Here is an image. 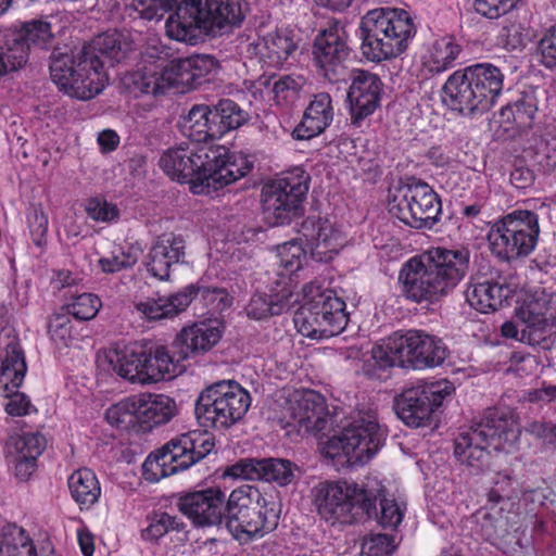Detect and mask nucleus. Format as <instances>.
I'll use <instances>...</instances> for the list:
<instances>
[{"label": "nucleus", "mask_w": 556, "mask_h": 556, "mask_svg": "<svg viewBox=\"0 0 556 556\" xmlns=\"http://www.w3.org/2000/svg\"><path fill=\"white\" fill-rule=\"evenodd\" d=\"M279 513L273 495L244 484L230 493L223 523L235 539L249 541L274 530L278 525Z\"/></svg>", "instance_id": "nucleus-6"}, {"label": "nucleus", "mask_w": 556, "mask_h": 556, "mask_svg": "<svg viewBox=\"0 0 556 556\" xmlns=\"http://www.w3.org/2000/svg\"><path fill=\"white\" fill-rule=\"evenodd\" d=\"M139 395V424L148 427L168 422L176 414V403L164 394L141 393Z\"/></svg>", "instance_id": "nucleus-38"}, {"label": "nucleus", "mask_w": 556, "mask_h": 556, "mask_svg": "<svg viewBox=\"0 0 556 556\" xmlns=\"http://www.w3.org/2000/svg\"><path fill=\"white\" fill-rule=\"evenodd\" d=\"M298 467L282 458H244L228 467L226 476L245 480H264L283 486L291 483Z\"/></svg>", "instance_id": "nucleus-25"}, {"label": "nucleus", "mask_w": 556, "mask_h": 556, "mask_svg": "<svg viewBox=\"0 0 556 556\" xmlns=\"http://www.w3.org/2000/svg\"><path fill=\"white\" fill-rule=\"evenodd\" d=\"M300 233L312 257L319 262L330 261L343 245L340 232L328 219L307 217L301 225Z\"/></svg>", "instance_id": "nucleus-29"}, {"label": "nucleus", "mask_w": 556, "mask_h": 556, "mask_svg": "<svg viewBox=\"0 0 556 556\" xmlns=\"http://www.w3.org/2000/svg\"><path fill=\"white\" fill-rule=\"evenodd\" d=\"M172 49L157 37L149 38L140 51L136 70L128 73L124 84L134 92L157 96L169 89L166 63Z\"/></svg>", "instance_id": "nucleus-18"}, {"label": "nucleus", "mask_w": 556, "mask_h": 556, "mask_svg": "<svg viewBox=\"0 0 556 556\" xmlns=\"http://www.w3.org/2000/svg\"><path fill=\"white\" fill-rule=\"evenodd\" d=\"M47 446V440L40 432H25L20 435H12L8 442L9 453L22 456H29L37 459Z\"/></svg>", "instance_id": "nucleus-45"}, {"label": "nucleus", "mask_w": 556, "mask_h": 556, "mask_svg": "<svg viewBox=\"0 0 556 556\" xmlns=\"http://www.w3.org/2000/svg\"><path fill=\"white\" fill-rule=\"evenodd\" d=\"M544 307V302L530 300L517 308L516 317L521 323L520 342L543 349L549 346L551 337L556 331V315L548 314Z\"/></svg>", "instance_id": "nucleus-26"}, {"label": "nucleus", "mask_w": 556, "mask_h": 556, "mask_svg": "<svg viewBox=\"0 0 556 556\" xmlns=\"http://www.w3.org/2000/svg\"><path fill=\"white\" fill-rule=\"evenodd\" d=\"M454 391V386L446 380L419 383L404 390L395 399V412L407 426L415 428L426 426Z\"/></svg>", "instance_id": "nucleus-19"}, {"label": "nucleus", "mask_w": 556, "mask_h": 556, "mask_svg": "<svg viewBox=\"0 0 556 556\" xmlns=\"http://www.w3.org/2000/svg\"><path fill=\"white\" fill-rule=\"evenodd\" d=\"M541 63L546 68L556 67V24L549 27L538 43Z\"/></svg>", "instance_id": "nucleus-61"}, {"label": "nucleus", "mask_w": 556, "mask_h": 556, "mask_svg": "<svg viewBox=\"0 0 556 556\" xmlns=\"http://www.w3.org/2000/svg\"><path fill=\"white\" fill-rule=\"evenodd\" d=\"M266 55L275 64H281L296 50L298 45L292 31L287 29L276 30L263 38Z\"/></svg>", "instance_id": "nucleus-43"}, {"label": "nucleus", "mask_w": 556, "mask_h": 556, "mask_svg": "<svg viewBox=\"0 0 556 556\" xmlns=\"http://www.w3.org/2000/svg\"><path fill=\"white\" fill-rule=\"evenodd\" d=\"M160 167L173 180L190 182L193 188L217 190L248 175L253 164L242 155H229L223 147L194 143L167 149Z\"/></svg>", "instance_id": "nucleus-2"}, {"label": "nucleus", "mask_w": 556, "mask_h": 556, "mask_svg": "<svg viewBox=\"0 0 556 556\" xmlns=\"http://www.w3.org/2000/svg\"><path fill=\"white\" fill-rule=\"evenodd\" d=\"M222 331L218 326L207 323L194 324L184 328L176 337V348L186 353V359L192 355L205 353L220 339Z\"/></svg>", "instance_id": "nucleus-36"}, {"label": "nucleus", "mask_w": 556, "mask_h": 556, "mask_svg": "<svg viewBox=\"0 0 556 556\" xmlns=\"http://www.w3.org/2000/svg\"><path fill=\"white\" fill-rule=\"evenodd\" d=\"M505 75L489 62L457 70L442 87V101L452 111L467 117L489 111L504 89Z\"/></svg>", "instance_id": "nucleus-4"}, {"label": "nucleus", "mask_w": 556, "mask_h": 556, "mask_svg": "<svg viewBox=\"0 0 556 556\" xmlns=\"http://www.w3.org/2000/svg\"><path fill=\"white\" fill-rule=\"evenodd\" d=\"M72 498L79 508L89 509L98 503L101 495L100 482L96 473L88 468L75 470L67 481Z\"/></svg>", "instance_id": "nucleus-40"}, {"label": "nucleus", "mask_w": 556, "mask_h": 556, "mask_svg": "<svg viewBox=\"0 0 556 556\" xmlns=\"http://www.w3.org/2000/svg\"><path fill=\"white\" fill-rule=\"evenodd\" d=\"M105 361L121 378L132 383L148 384L147 376L142 375V363L147 362L144 345L131 343L113 349L105 355Z\"/></svg>", "instance_id": "nucleus-32"}, {"label": "nucleus", "mask_w": 556, "mask_h": 556, "mask_svg": "<svg viewBox=\"0 0 556 556\" xmlns=\"http://www.w3.org/2000/svg\"><path fill=\"white\" fill-rule=\"evenodd\" d=\"M202 17V29L217 35L239 26L245 15L244 0H193Z\"/></svg>", "instance_id": "nucleus-27"}, {"label": "nucleus", "mask_w": 556, "mask_h": 556, "mask_svg": "<svg viewBox=\"0 0 556 556\" xmlns=\"http://www.w3.org/2000/svg\"><path fill=\"white\" fill-rule=\"evenodd\" d=\"M282 306L271 295L265 293H255L245 308L248 316L257 320L279 315Z\"/></svg>", "instance_id": "nucleus-53"}, {"label": "nucleus", "mask_w": 556, "mask_h": 556, "mask_svg": "<svg viewBox=\"0 0 556 556\" xmlns=\"http://www.w3.org/2000/svg\"><path fill=\"white\" fill-rule=\"evenodd\" d=\"M389 206L393 216L416 229H431L442 212L441 200L434 190L415 179L395 190Z\"/></svg>", "instance_id": "nucleus-15"}, {"label": "nucleus", "mask_w": 556, "mask_h": 556, "mask_svg": "<svg viewBox=\"0 0 556 556\" xmlns=\"http://www.w3.org/2000/svg\"><path fill=\"white\" fill-rule=\"evenodd\" d=\"M180 522L177 517L167 513H155L150 518L149 526L142 530L144 540L156 541L172 530H179Z\"/></svg>", "instance_id": "nucleus-52"}, {"label": "nucleus", "mask_w": 556, "mask_h": 556, "mask_svg": "<svg viewBox=\"0 0 556 556\" xmlns=\"http://www.w3.org/2000/svg\"><path fill=\"white\" fill-rule=\"evenodd\" d=\"M53 39L50 24L40 20L24 23L0 33V77L15 72L28 62L31 47L46 49Z\"/></svg>", "instance_id": "nucleus-16"}, {"label": "nucleus", "mask_w": 556, "mask_h": 556, "mask_svg": "<svg viewBox=\"0 0 556 556\" xmlns=\"http://www.w3.org/2000/svg\"><path fill=\"white\" fill-rule=\"evenodd\" d=\"M198 293H201L205 299L218 300L216 305L217 309H223L229 305L228 296L224 289H210L189 285L168 296H159L157 299L148 298L137 301L135 308L148 320L173 318L186 311Z\"/></svg>", "instance_id": "nucleus-22"}, {"label": "nucleus", "mask_w": 556, "mask_h": 556, "mask_svg": "<svg viewBox=\"0 0 556 556\" xmlns=\"http://www.w3.org/2000/svg\"><path fill=\"white\" fill-rule=\"evenodd\" d=\"M511 293L513 290L508 286L485 280L470 283L465 291V298L472 308L486 314L501 307L503 302L511 296Z\"/></svg>", "instance_id": "nucleus-33"}, {"label": "nucleus", "mask_w": 556, "mask_h": 556, "mask_svg": "<svg viewBox=\"0 0 556 556\" xmlns=\"http://www.w3.org/2000/svg\"><path fill=\"white\" fill-rule=\"evenodd\" d=\"M225 500L220 489L210 488L181 496L178 508L198 527L220 526L226 509Z\"/></svg>", "instance_id": "nucleus-24"}, {"label": "nucleus", "mask_w": 556, "mask_h": 556, "mask_svg": "<svg viewBox=\"0 0 556 556\" xmlns=\"http://www.w3.org/2000/svg\"><path fill=\"white\" fill-rule=\"evenodd\" d=\"M48 333L56 348L70 346L75 338L71 316L67 313L52 315L48 321Z\"/></svg>", "instance_id": "nucleus-47"}, {"label": "nucleus", "mask_w": 556, "mask_h": 556, "mask_svg": "<svg viewBox=\"0 0 556 556\" xmlns=\"http://www.w3.org/2000/svg\"><path fill=\"white\" fill-rule=\"evenodd\" d=\"M307 181L308 176L303 170L296 169L263 187V213L269 225H283L298 213L308 191Z\"/></svg>", "instance_id": "nucleus-17"}, {"label": "nucleus", "mask_w": 556, "mask_h": 556, "mask_svg": "<svg viewBox=\"0 0 556 556\" xmlns=\"http://www.w3.org/2000/svg\"><path fill=\"white\" fill-rule=\"evenodd\" d=\"M306 80L301 75H282L273 83L271 92L278 105H291L299 98Z\"/></svg>", "instance_id": "nucleus-44"}, {"label": "nucleus", "mask_w": 556, "mask_h": 556, "mask_svg": "<svg viewBox=\"0 0 556 556\" xmlns=\"http://www.w3.org/2000/svg\"><path fill=\"white\" fill-rule=\"evenodd\" d=\"M306 255L302 243L296 240L286 242L278 247L277 257L279 265L286 274H293L302 267V258Z\"/></svg>", "instance_id": "nucleus-51"}, {"label": "nucleus", "mask_w": 556, "mask_h": 556, "mask_svg": "<svg viewBox=\"0 0 556 556\" xmlns=\"http://www.w3.org/2000/svg\"><path fill=\"white\" fill-rule=\"evenodd\" d=\"M381 492L380 486L370 489L354 481L326 480L312 488L311 496L320 518L334 525L352 523L363 516H370Z\"/></svg>", "instance_id": "nucleus-7"}, {"label": "nucleus", "mask_w": 556, "mask_h": 556, "mask_svg": "<svg viewBox=\"0 0 556 556\" xmlns=\"http://www.w3.org/2000/svg\"><path fill=\"white\" fill-rule=\"evenodd\" d=\"M525 431L544 446H552L556 451V424L553 421L535 420L528 424Z\"/></svg>", "instance_id": "nucleus-60"}, {"label": "nucleus", "mask_w": 556, "mask_h": 556, "mask_svg": "<svg viewBox=\"0 0 556 556\" xmlns=\"http://www.w3.org/2000/svg\"><path fill=\"white\" fill-rule=\"evenodd\" d=\"M281 421L285 428L295 430L301 435H318L328 428L330 418L324 399L307 390L290 395Z\"/></svg>", "instance_id": "nucleus-21"}, {"label": "nucleus", "mask_w": 556, "mask_h": 556, "mask_svg": "<svg viewBox=\"0 0 556 556\" xmlns=\"http://www.w3.org/2000/svg\"><path fill=\"white\" fill-rule=\"evenodd\" d=\"M359 30L362 53L371 62L400 55L416 34L409 13L393 8L368 11L361 20Z\"/></svg>", "instance_id": "nucleus-5"}, {"label": "nucleus", "mask_w": 556, "mask_h": 556, "mask_svg": "<svg viewBox=\"0 0 556 556\" xmlns=\"http://www.w3.org/2000/svg\"><path fill=\"white\" fill-rule=\"evenodd\" d=\"M102 306L98 295L93 293H81L66 304L67 314L78 320H90L94 318Z\"/></svg>", "instance_id": "nucleus-49"}, {"label": "nucleus", "mask_w": 556, "mask_h": 556, "mask_svg": "<svg viewBox=\"0 0 556 556\" xmlns=\"http://www.w3.org/2000/svg\"><path fill=\"white\" fill-rule=\"evenodd\" d=\"M405 507L394 500L380 498V513L376 511V502L369 518L375 516L383 528L395 529L403 520Z\"/></svg>", "instance_id": "nucleus-54"}, {"label": "nucleus", "mask_w": 556, "mask_h": 556, "mask_svg": "<svg viewBox=\"0 0 556 556\" xmlns=\"http://www.w3.org/2000/svg\"><path fill=\"white\" fill-rule=\"evenodd\" d=\"M24 540V529L15 525L2 528V547L4 556H16L20 552V543Z\"/></svg>", "instance_id": "nucleus-64"}, {"label": "nucleus", "mask_w": 556, "mask_h": 556, "mask_svg": "<svg viewBox=\"0 0 556 556\" xmlns=\"http://www.w3.org/2000/svg\"><path fill=\"white\" fill-rule=\"evenodd\" d=\"M447 355L443 341L421 330L395 332L384 346L374 350V357L389 366L424 369L441 365Z\"/></svg>", "instance_id": "nucleus-10"}, {"label": "nucleus", "mask_w": 556, "mask_h": 556, "mask_svg": "<svg viewBox=\"0 0 556 556\" xmlns=\"http://www.w3.org/2000/svg\"><path fill=\"white\" fill-rule=\"evenodd\" d=\"M314 58L321 75L330 83L346 81L350 48L343 24L334 21L316 37Z\"/></svg>", "instance_id": "nucleus-20"}, {"label": "nucleus", "mask_w": 556, "mask_h": 556, "mask_svg": "<svg viewBox=\"0 0 556 556\" xmlns=\"http://www.w3.org/2000/svg\"><path fill=\"white\" fill-rule=\"evenodd\" d=\"M180 127L184 136L194 144L220 138V130L212 116V109L206 104L193 105L182 117Z\"/></svg>", "instance_id": "nucleus-35"}, {"label": "nucleus", "mask_w": 556, "mask_h": 556, "mask_svg": "<svg viewBox=\"0 0 556 556\" xmlns=\"http://www.w3.org/2000/svg\"><path fill=\"white\" fill-rule=\"evenodd\" d=\"M469 258L466 248H432L412 257L399 274L403 295L418 304L439 302L464 279Z\"/></svg>", "instance_id": "nucleus-3"}, {"label": "nucleus", "mask_w": 556, "mask_h": 556, "mask_svg": "<svg viewBox=\"0 0 556 556\" xmlns=\"http://www.w3.org/2000/svg\"><path fill=\"white\" fill-rule=\"evenodd\" d=\"M138 258L130 251L118 249L113 251L111 255L101 257L98 264L105 274H115L124 269L131 268Z\"/></svg>", "instance_id": "nucleus-55"}, {"label": "nucleus", "mask_w": 556, "mask_h": 556, "mask_svg": "<svg viewBox=\"0 0 556 556\" xmlns=\"http://www.w3.org/2000/svg\"><path fill=\"white\" fill-rule=\"evenodd\" d=\"M303 304L293 323L298 331L312 339L331 338L341 333L349 321L345 302L333 290L309 283L303 289Z\"/></svg>", "instance_id": "nucleus-9"}, {"label": "nucleus", "mask_w": 556, "mask_h": 556, "mask_svg": "<svg viewBox=\"0 0 556 556\" xmlns=\"http://www.w3.org/2000/svg\"><path fill=\"white\" fill-rule=\"evenodd\" d=\"M156 362L155 367H150V375H147L148 383L170 379L184 370L181 363L186 361V353L176 348V340L172 349L157 345L149 349Z\"/></svg>", "instance_id": "nucleus-39"}, {"label": "nucleus", "mask_w": 556, "mask_h": 556, "mask_svg": "<svg viewBox=\"0 0 556 556\" xmlns=\"http://www.w3.org/2000/svg\"><path fill=\"white\" fill-rule=\"evenodd\" d=\"M387 430L380 426L376 412H358L340 435L330 438L323 452L331 459L344 456L354 465L368 462L383 445Z\"/></svg>", "instance_id": "nucleus-12"}, {"label": "nucleus", "mask_w": 556, "mask_h": 556, "mask_svg": "<svg viewBox=\"0 0 556 556\" xmlns=\"http://www.w3.org/2000/svg\"><path fill=\"white\" fill-rule=\"evenodd\" d=\"M348 79L351 80L348 91L351 121L353 125L359 126L379 106L383 84L377 74L361 68L350 70Z\"/></svg>", "instance_id": "nucleus-23"}, {"label": "nucleus", "mask_w": 556, "mask_h": 556, "mask_svg": "<svg viewBox=\"0 0 556 556\" xmlns=\"http://www.w3.org/2000/svg\"><path fill=\"white\" fill-rule=\"evenodd\" d=\"M520 429L513 417L489 410L479 422L455 439L454 454L460 464L480 470L486 462V448L508 451L518 441Z\"/></svg>", "instance_id": "nucleus-8"}, {"label": "nucleus", "mask_w": 556, "mask_h": 556, "mask_svg": "<svg viewBox=\"0 0 556 556\" xmlns=\"http://www.w3.org/2000/svg\"><path fill=\"white\" fill-rule=\"evenodd\" d=\"M190 70L193 74L195 88L200 86L207 75L216 68V61L213 56L206 54H197L188 58Z\"/></svg>", "instance_id": "nucleus-62"}, {"label": "nucleus", "mask_w": 556, "mask_h": 556, "mask_svg": "<svg viewBox=\"0 0 556 556\" xmlns=\"http://www.w3.org/2000/svg\"><path fill=\"white\" fill-rule=\"evenodd\" d=\"M460 52L462 48L453 37L438 38L429 48L425 65L430 73L441 74L454 66Z\"/></svg>", "instance_id": "nucleus-41"}, {"label": "nucleus", "mask_w": 556, "mask_h": 556, "mask_svg": "<svg viewBox=\"0 0 556 556\" xmlns=\"http://www.w3.org/2000/svg\"><path fill=\"white\" fill-rule=\"evenodd\" d=\"M333 119L332 99L327 92L314 94L302 121L293 129L292 136L296 140H308L321 134Z\"/></svg>", "instance_id": "nucleus-31"}, {"label": "nucleus", "mask_w": 556, "mask_h": 556, "mask_svg": "<svg viewBox=\"0 0 556 556\" xmlns=\"http://www.w3.org/2000/svg\"><path fill=\"white\" fill-rule=\"evenodd\" d=\"M175 13L166 21V35L174 40L192 42L198 29H202V17L194 1L177 4Z\"/></svg>", "instance_id": "nucleus-34"}, {"label": "nucleus", "mask_w": 556, "mask_h": 556, "mask_svg": "<svg viewBox=\"0 0 556 556\" xmlns=\"http://www.w3.org/2000/svg\"><path fill=\"white\" fill-rule=\"evenodd\" d=\"M503 500V496L493 490L490 492V507H483L476 514L477 523L485 540L493 544L501 539H504L508 532V518L504 515V508L498 507L497 504Z\"/></svg>", "instance_id": "nucleus-37"}, {"label": "nucleus", "mask_w": 556, "mask_h": 556, "mask_svg": "<svg viewBox=\"0 0 556 556\" xmlns=\"http://www.w3.org/2000/svg\"><path fill=\"white\" fill-rule=\"evenodd\" d=\"M29 233L33 242L41 248L47 242L48 216L40 206H34L27 215Z\"/></svg>", "instance_id": "nucleus-58"}, {"label": "nucleus", "mask_w": 556, "mask_h": 556, "mask_svg": "<svg viewBox=\"0 0 556 556\" xmlns=\"http://www.w3.org/2000/svg\"><path fill=\"white\" fill-rule=\"evenodd\" d=\"M105 416L111 425L117 427L139 424V395L129 396L112 405Z\"/></svg>", "instance_id": "nucleus-46"}, {"label": "nucleus", "mask_w": 556, "mask_h": 556, "mask_svg": "<svg viewBox=\"0 0 556 556\" xmlns=\"http://www.w3.org/2000/svg\"><path fill=\"white\" fill-rule=\"evenodd\" d=\"M27 371L25 353L12 328L0 331V390L20 388Z\"/></svg>", "instance_id": "nucleus-28"}, {"label": "nucleus", "mask_w": 556, "mask_h": 556, "mask_svg": "<svg viewBox=\"0 0 556 556\" xmlns=\"http://www.w3.org/2000/svg\"><path fill=\"white\" fill-rule=\"evenodd\" d=\"M251 405V396L239 383L223 380L205 388L195 402L202 427L226 430L240 421Z\"/></svg>", "instance_id": "nucleus-13"}, {"label": "nucleus", "mask_w": 556, "mask_h": 556, "mask_svg": "<svg viewBox=\"0 0 556 556\" xmlns=\"http://www.w3.org/2000/svg\"><path fill=\"white\" fill-rule=\"evenodd\" d=\"M501 113L504 117L511 118L514 123L520 126H529L536 113V105L532 97L523 96L503 108Z\"/></svg>", "instance_id": "nucleus-50"}, {"label": "nucleus", "mask_w": 556, "mask_h": 556, "mask_svg": "<svg viewBox=\"0 0 556 556\" xmlns=\"http://www.w3.org/2000/svg\"><path fill=\"white\" fill-rule=\"evenodd\" d=\"M166 68L169 89L175 88L177 92H185L186 89L195 88L188 58L172 61L168 60Z\"/></svg>", "instance_id": "nucleus-48"}, {"label": "nucleus", "mask_w": 556, "mask_h": 556, "mask_svg": "<svg viewBox=\"0 0 556 556\" xmlns=\"http://www.w3.org/2000/svg\"><path fill=\"white\" fill-rule=\"evenodd\" d=\"M86 212L91 219L102 223L114 222L119 216V210L115 204L100 198L90 199Z\"/></svg>", "instance_id": "nucleus-59"}, {"label": "nucleus", "mask_w": 556, "mask_h": 556, "mask_svg": "<svg viewBox=\"0 0 556 556\" xmlns=\"http://www.w3.org/2000/svg\"><path fill=\"white\" fill-rule=\"evenodd\" d=\"M186 242L182 237L164 235L152 244L148 255L147 270L159 280H168L174 265L184 263Z\"/></svg>", "instance_id": "nucleus-30"}, {"label": "nucleus", "mask_w": 556, "mask_h": 556, "mask_svg": "<svg viewBox=\"0 0 556 556\" xmlns=\"http://www.w3.org/2000/svg\"><path fill=\"white\" fill-rule=\"evenodd\" d=\"M134 50L129 35L113 31L97 36L73 54L54 50L50 75L61 91L78 100L99 94L108 81L105 64L114 65Z\"/></svg>", "instance_id": "nucleus-1"}, {"label": "nucleus", "mask_w": 556, "mask_h": 556, "mask_svg": "<svg viewBox=\"0 0 556 556\" xmlns=\"http://www.w3.org/2000/svg\"><path fill=\"white\" fill-rule=\"evenodd\" d=\"M214 445L212 437L206 432L179 434L147 457L142 465L143 477L147 481L157 482L188 469L210 454Z\"/></svg>", "instance_id": "nucleus-11"}, {"label": "nucleus", "mask_w": 556, "mask_h": 556, "mask_svg": "<svg viewBox=\"0 0 556 556\" xmlns=\"http://www.w3.org/2000/svg\"><path fill=\"white\" fill-rule=\"evenodd\" d=\"M514 4V0H476L475 10L488 18H497L507 13Z\"/></svg>", "instance_id": "nucleus-63"}, {"label": "nucleus", "mask_w": 556, "mask_h": 556, "mask_svg": "<svg viewBox=\"0 0 556 556\" xmlns=\"http://www.w3.org/2000/svg\"><path fill=\"white\" fill-rule=\"evenodd\" d=\"M396 545L388 534H371L362 544V556H390Z\"/></svg>", "instance_id": "nucleus-56"}, {"label": "nucleus", "mask_w": 556, "mask_h": 556, "mask_svg": "<svg viewBox=\"0 0 556 556\" xmlns=\"http://www.w3.org/2000/svg\"><path fill=\"white\" fill-rule=\"evenodd\" d=\"M212 116L216 121V127L220 130V137L241 127L250 118L249 113L230 99L219 100L212 110Z\"/></svg>", "instance_id": "nucleus-42"}, {"label": "nucleus", "mask_w": 556, "mask_h": 556, "mask_svg": "<svg viewBox=\"0 0 556 556\" xmlns=\"http://www.w3.org/2000/svg\"><path fill=\"white\" fill-rule=\"evenodd\" d=\"M17 389L10 387V391L0 390V395L8 399L4 406L5 412L10 416H24L35 412L36 408L30 403L28 396L18 392Z\"/></svg>", "instance_id": "nucleus-57"}, {"label": "nucleus", "mask_w": 556, "mask_h": 556, "mask_svg": "<svg viewBox=\"0 0 556 556\" xmlns=\"http://www.w3.org/2000/svg\"><path fill=\"white\" fill-rule=\"evenodd\" d=\"M539 233V216L529 210H516L494 223L488 240L494 255L513 261L533 252Z\"/></svg>", "instance_id": "nucleus-14"}]
</instances>
